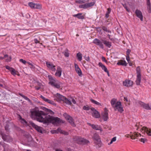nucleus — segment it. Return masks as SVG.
Returning a JSON list of instances; mask_svg holds the SVG:
<instances>
[{"instance_id": "nucleus-1", "label": "nucleus", "mask_w": 151, "mask_h": 151, "mask_svg": "<svg viewBox=\"0 0 151 151\" xmlns=\"http://www.w3.org/2000/svg\"><path fill=\"white\" fill-rule=\"evenodd\" d=\"M43 110L46 113L41 111L33 110L31 111V117L33 119L44 123H51L54 124H59L61 120L58 117H55L48 115V114H52L54 112L50 109L44 108Z\"/></svg>"}, {"instance_id": "nucleus-2", "label": "nucleus", "mask_w": 151, "mask_h": 151, "mask_svg": "<svg viewBox=\"0 0 151 151\" xmlns=\"http://www.w3.org/2000/svg\"><path fill=\"white\" fill-rule=\"evenodd\" d=\"M136 71L137 75L136 83L137 85H139L141 81V75L140 73V69L139 66L137 68Z\"/></svg>"}, {"instance_id": "nucleus-3", "label": "nucleus", "mask_w": 151, "mask_h": 151, "mask_svg": "<svg viewBox=\"0 0 151 151\" xmlns=\"http://www.w3.org/2000/svg\"><path fill=\"white\" fill-rule=\"evenodd\" d=\"M63 116L72 126L73 127L76 126V125L73 122V119L72 117L66 113H65L63 114Z\"/></svg>"}, {"instance_id": "nucleus-4", "label": "nucleus", "mask_w": 151, "mask_h": 151, "mask_svg": "<svg viewBox=\"0 0 151 151\" xmlns=\"http://www.w3.org/2000/svg\"><path fill=\"white\" fill-rule=\"evenodd\" d=\"M114 108L115 111H116L117 109L118 111L121 113H122L124 111L121 103L120 102H117Z\"/></svg>"}, {"instance_id": "nucleus-5", "label": "nucleus", "mask_w": 151, "mask_h": 151, "mask_svg": "<svg viewBox=\"0 0 151 151\" xmlns=\"http://www.w3.org/2000/svg\"><path fill=\"white\" fill-rule=\"evenodd\" d=\"M138 104L144 109L147 110H151V106L148 104H146L141 101H139Z\"/></svg>"}, {"instance_id": "nucleus-6", "label": "nucleus", "mask_w": 151, "mask_h": 151, "mask_svg": "<svg viewBox=\"0 0 151 151\" xmlns=\"http://www.w3.org/2000/svg\"><path fill=\"white\" fill-rule=\"evenodd\" d=\"M102 42L101 40V41L97 38H95L93 40V43L99 46L100 48L103 49L104 48V45Z\"/></svg>"}, {"instance_id": "nucleus-7", "label": "nucleus", "mask_w": 151, "mask_h": 151, "mask_svg": "<svg viewBox=\"0 0 151 151\" xmlns=\"http://www.w3.org/2000/svg\"><path fill=\"white\" fill-rule=\"evenodd\" d=\"M46 64L47 67L51 70L55 72L56 70L55 65H54L53 64L50 62H46Z\"/></svg>"}, {"instance_id": "nucleus-8", "label": "nucleus", "mask_w": 151, "mask_h": 151, "mask_svg": "<svg viewBox=\"0 0 151 151\" xmlns=\"http://www.w3.org/2000/svg\"><path fill=\"white\" fill-rule=\"evenodd\" d=\"M29 123L32 127L35 128L37 132L40 133H42L41 127L36 125L32 121H30Z\"/></svg>"}, {"instance_id": "nucleus-9", "label": "nucleus", "mask_w": 151, "mask_h": 151, "mask_svg": "<svg viewBox=\"0 0 151 151\" xmlns=\"http://www.w3.org/2000/svg\"><path fill=\"white\" fill-rule=\"evenodd\" d=\"M52 81L49 82V83L51 84L52 86H54L57 88H60V83H57L52 78Z\"/></svg>"}, {"instance_id": "nucleus-10", "label": "nucleus", "mask_w": 151, "mask_h": 151, "mask_svg": "<svg viewBox=\"0 0 151 151\" xmlns=\"http://www.w3.org/2000/svg\"><path fill=\"white\" fill-rule=\"evenodd\" d=\"M108 110L106 108L104 109V112L102 113V118L104 121H107L108 119Z\"/></svg>"}, {"instance_id": "nucleus-11", "label": "nucleus", "mask_w": 151, "mask_h": 151, "mask_svg": "<svg viewBox=\"0 0 151 151\" xmlns=\"http://www.w3.org/2000/svg\"><path fill=\"white\" fill-rule=\"evenodd\" d=\"M40 98H41L43 101L47 103L52 105L54 106H56V104L53 101L49 99H48L46 98L42 95H41Z\"/></svg>"}, {"instance_id": "nucleus-12", "label": "nucleus", "mask_w": 151, "mask_h": 151, "mask_svg": "<svg viewBox=\"0 0 151 151\" xmlns=\"http://www.w3.org/2000/svg\"><path fill=\"white\" fill-rule=\"evenodd\" d=\"M2 137L4 141L7 142L12 140V138L9 135H6L4 134H1Z\"/></svg>"}, {"instance_id": "nucleus-13", "label": "nucleus", "mask_w": 151, "mask_h": 151, "mask_svg": "<svg viewBox=\"0 0 151 151\" xmlns=\"http://www.w3.org/2000/svg\"><path fill=\"white\" fill-rule=\"evenodd\" d=\"M91 110L93 111L92 114L93 116L96 118H99L100 117V116L99 113L94 108H91Z\"/></svg>"}, {"instance_id": "nucleus-14", "label": "nucleus", "mask_w": 151, "mask_h": 151, "mask_svg": "<svg viewBox=\"0 0 151 151\" xmlns=\"http://www.w3.org/2000/svg\"><path fill=\"white\" fill-rule=\"evenodd\" d=\"M123 85L127 86L130 87L132 86L133 84V82L131 80H126L123 82Z\"/></svg>"}, {"instance_id": "nucleus-15", "label": "nucleus", "mask_w": 151, "mask_h": 151, "mask_svg": "<svg viewBox=\"0 0 151 151\" xmlns=\"http://www.w3.org/2000/svg\"><path fill=\"white\" fill-rule=\"evenodd\" d=\"M102 29L104 31L107 32V33H108V34L107 35L108 37V38L111 40H112V39L111 38V35L110 34L111 33V31L109 30L106 27L104 26H103L101 27Z\"/></svg>"}, {"instance_id": "nucleus-16", "label": "nucleus", "mask_w": 151, "mask_h": 151, "mask_svg": "<svg viewBox=\"0 0 151 151\" xmlns=\"http://www.w3.org/2000/svg\"><path fill=\"white\" fill-rule=\"evenodd\" d=\"M135 13L137 16L142 21H143V15L141 11L138 9H136Z\"/></svg>"}, {"instance_id": "nucleus-17", "label": "nucleus", "mask_w": 151, "mask_h": 151, "mask_svg": "<svg viewBox=\"0 0 151 151\" xmlns=\"http://www.w3.org/2000/svg\"><path fill=\"white\" fill-rule=\"evenodd\" d=\"M140 137L141 134L140 133H138V132H134L133 133L131 134L130 135V137L132 139H136V137H138L139 136Z\"/></svg>"}, {"instance_id": "nucleus-18", "label": "nucleus", "mask_w": 151, "mask_h": 151, "mask_svg": "<svg viewBox=\"0 0 151 151\" xmlns=\"http://www.w3.org/2000/svg\"><path fill=\"white\" fill-rule=\"evenodd\" d=\"M55 97L57 98V100L58 101H63L64 99H65V97L63 96L60 95L59 93H57L55 95Z\"/></svg>"}, {"instance_id": "nucleus-19", "label": "nucleus", "mask_w": 151, "mask_h": 151, "mask_svg": "<svg viewBox=\"0 0 151 151\" xmlns=\"http://www.w3.org/2000/svg\"><path fill=\"white\" fill-rule=\"evenodd\" d=\"M62 70L61 68L59 66L57 67L56 72L55 73V75L59 77H60L62 73Z\"/></svg>"}, {"instance_id": "nucleus-20", "label": "nucleus", "mask_w": 151, "mask_h": 151, "mask_svg": "<svg viewBox=\"0 0 151 151\" xmlns=\"http://www.w3.org/2000/svg\"><path fill=\"white\" fill-rule=\"evenodd\" d=\"M92 128L96 130H100L101 132H102L103 130L100 126L98 125L94 124L92 126Z\"/></svg>"}, {"instance_id": "nucleus-21", "label": "nucleus", "mask_w": 151, "mask_h": 151, "mask_svg": "<svg viewBox=\"0 0 151 151\" xmlns=\"http://www.w3.org/2000/svg\"><path fill=\"white\" fill-rule=\"evenodd\" d=\"M142 131H144V132H146L149 135L151 136V130L150 129L147 128L146 127H144L142 129Z\"/></svg>"}, {"instance_id": "nucleus-22", "label": "nucleus", "mask_w": 151, "mask_h": 151, "mask_svg": "<svg viewBox=\"0 0 151 151\" xmlns=\"http://www.w3.org/2000/svg\"><path fill=\"white\" fill-rule=\"evenodd\" d=\"M101 41L103 42V43L107 47H110L111 46V42H110L109 41H107L106 40H104L103 39H101Z\"/></svg>"}, {"instance_id": "nucleus-23", "label": "nucleus", "mask_w": 151, "mask_h": 151, "mask_svg": "<svg viewBox=\"0 0 151 151\" xmlns=\"http://www.w3.org/2000/svg\"><path fill=\"white\" fill-rule=\"evenodd\" d=\"M74 17H77L79 19H83L84 18L83 16L82 15V14L81 13H78L76 14H74L73 15Z\"/></svg>"}, {"instance_id": "nucleus-24", "label": "nucleus", "mask_w": 151, "mask_h": 151, "mask_svg": "<svg viewBox=\"0 0 151 151\" xmlns=\"http://www.w3.org/2000/svg\"><path fill=\"white\" fill-rule=\"evenodd\" d=\"M94 142L96 145V147L97 148H100L101 146L102 143L100 139L99 140L95 141Z\"/></svg>"}, {"instance_id": "nucleus-25", "label": "nucleus", "mask_w": 151, "mask_h": 151, "mask_svg": "<svg viewBox=\"0 0 151 151\" xmlns=\"http://www.w3.org/2000/svg\"><path fill=\"white\" fill-rule=\"evenodd\" d=\"M147 9L149 13H151V7L150 0H147Z\"/></svg>"}, {"instance_id": "nucleus-26", "label": "nucleus", "mask_w": 151, "mask_h": 151, "mask_svg": "<svg viewBox=\"0 0 151 151\" xmlns=\"http://www.w3.org/2000/svg\"><path fill=\"white\" fill-rule=\"evenodd\" d=\"M99 67H100L102 68V69L104 70V71H106L107 69L106 67L102 64L101 62H99Z\"/></svg>"}, {"instance_id": "nucleus-27", "label": "nucleus", "mask_w": 151, "mask_h": 151, "mask_svg": "<svg viewBox=\"0 0 151 151\" xmlns=\"http://www.w3.org/2000/svg\"><path fill=\"white\" fill-rule=\"evenodd\" d=\"M117 64L118 65H120L124 66H126L127 65V63L125 61H123L121 60L119 62L117 63Z\"/></svg>"}, {"instance_id": "nucleus-28", "label": "nucleus", "mask_w": 151, "mask_h": 151, "mask_svg": "<svg viewBox=\"0 0 151 151\" xmlns=\"http://www.w3.org/2000/svg\"><path fill=\"white\" fill-rule=\"evenodd\" d=\"M116 99H111V103L112 107H114L115 106V105L116 103Z\"/></svg>"}, {"instance_id": "nucleus-29", "label": "nucleus", "mask_w": 151, "mask_h": 151, "mask_svg": "<svg viewBox=\"0 0 151 151\" xmlns=\"http://www.w3.org/2000/svg\"><path fill=\"white\" fill-rule=\"evenodd\" d=\"M63 101L66 103V104H67L69 105H70L71 104V101L69 100L68 99H67L65 97V99H63Z\"/></svg>"}, {"instance_id": "nucleus-30", "label": "nucleus", "mask_w": 151, "mask_h": 151, "mask_svg": "<svg viewBox=\"0 0 151 151\" xmlns=\"http://www.w3.org/2000/svg\"><path fill=\"white\" fill-rule=\"evenodd\" d=\"M93 137L95 140V141H97L100 139L99 135L96 133H95L94 134Z\"/></svg>"}, {"instance_id": "nucleus-31", "label": "nucleus", "mask_w": 151, "mask_h": 151, "mask_svg": "<svg viewBox=\"0 0 151 151\" xmlns=\"http://www.w3.org/2000/svg\"><path fill=\"white\" fill-rule=\"evenodd\" d=\"M90 100L91 101L93 104H95L96 105H97L99 106H101V103H100L95 101V100L92 99H90Z\"/></svg>"}, {"instance_id": "nucleus-32", "label": "nucleus", "mask_w": 151, "mask_h": 151, "mask_svg": "<svg viewBox=\"0 0 151 151\" xmlns=\"http://www.w3.org/2000/svg\"><path fill=\"white\" fill-rule=\"evenodd\" d=\"M77 56L79 61H81L82 59V55L80 53L78 52L77 54Z\"/></svg>"}, {"instance_id": "nucleus-33", "label": "nucleus", "mask_w": 151, "mask_h": 151, "mask_svg": "<svg viewBox=\"0 0 151 151\" xmlns=\"http://www.w3.org/2000/svg\"><path fill=\"white\" fill-rule=\"evenodd\" d=\"M76 73L78 74V76H81L82 75V73L81 69L79 68L76 70Z\"/></svg>"}, {"instance_id": "nucleus-34", "label": "nucleus", "mask_w": 151, "mask_h": 151, "mask_svg": "<svg viewBox=\"0 0 151 151\" xmlns=\"http://www.w3.org/2000/svg\"><path fill=\"white\" fill-rule=\"evenodd\" d=\"M42 8V6L39 4H35L34 9H41Z\"/></svg>"}, {"instance_id": "nucleus-35", "label": "nucleus", "mask_w": 151, "mask_h": 151, "mask_svg": "<svg viewBox=\"0 0 151 151\" xmlns=\"http://www.w3.org/2000/svg\"><path fill=\"white\" fill-rule=\"evenodd\" d=\"M87 6V4H84L80 5L79 6V7L80 8L85 9L88 8Z\"/></svg>"}, {"instance_id": "nucleus-36", "label": "nucleus", "mask_w": 151, "mask_h": 151, "mask_svg": "<svg viewBox=\"0 0 151 151\" xmlns=\"http://www.w3.org/2000/svg\"><path fill=\"white\" fill-rule=\"evenodd\" d=\"M80 141L84 143H88L89 142V141L86 140V139L84 138H81L80 139Z\"/></svg>"}, {"instance_id": "nucleus-37", "label": "nucleus", "mask_w": 151, "mask_h": 151, "mask_svg": "<svg viewBox=\"0 0 151 151\" xmlns=\"http://www.w3.org/2000/svg\"><path fill=\"white\" fill-rule=\"evenodd\" d=\"M35 4L34 3L32 2H29L28 3L29 6L32 8L34 9L35 7Z\"/></svg>"}, {"instance_id": "nucleus-38", "label": "nucleus", "mask_w": 151, "mask_h": 151, "mask_svg": "<svg viewBox=\"0 0 151 151\" xmlns=\"http://www.w3.org/2000/svg\"><path fill=\"white\" fill-rule=\"evenodd\" d=\"M94 4L95 3L94 2H92L87 4L88 8L93 6L94 5Z\"/></svg>"}, {"instance_id": "nucleus-39", "label": "nucleus", "mask_w": 151, "mask_h": 151, "mask_svg": "<svg viewBox=\"0 0 151 151\" xmlns=\"http://www.w3.org/2000/svg\"><path fill=\"white\" fill-rule=\"evenodd\" d=\"M83 109L84 110L88 111L89 110L90 107L87 105L84 106L83 107Z\"/></svg>"}, {"instance_id": "nucleus-40", "label": "nucleus", "mask_w": 151, "mask_h": 151, "mask_svg": "<svg viewBox=\"0 0 151 151\" xmlns=\"http://www.w3.org/2000/svg\"><path fill=\"white\" fill-rule=\"evenodd\" d=\"M69 53L68 52L67 49L65 50V52H64V55L65 57H68L69 56Z\"/></svg>"}, {"instance_id": "nucleus-41", "label": "nucleus", "mask_w": 151, "mask_h": 151, "mask_svg": "<svg viewBox=\"0 0 151 151\" xmlns=\"http://www.w3.org/2000/svg\"><path fill=\"white\" fill-rule=\"evenodd\" d=\"M76 3H79V4H81V3H85V1L84 0H77L76 1Z\"/></svg>"}, {"instance_id": "nucleus-42", "label": "nucleus", "mask_w": 151, "mask_h": 151, "mask_svg": "<svg viewBox=\"0 0 151 151\" xmlns=\"http://www.w3.org/2000/svg\"><path fill=\"white\" fill-rule=\"evenodd\" d=\"M20 119L21 120V122L22 123L27 124V122L24 119H22L21 117Z\"/></svg>"}, {"instance_id": "nucleus-43", "label": "nucleus", "mask_w": 151, "mask_h": 151, "mask_svg": "<svg viewBox=\"0 0 151 151\" xmlns=\"http://www.w3.org/2000/svg\"><path fill=\"white\" fill-rule=\"evenodd\" d=\"M23 98L25 100L29 102V103L31 102V100L29 99L28 97H26L25 96H23Z\"/></svg>"}, {"instance_id": "nucleus-44", "label": "nucleus", "mask_w": 151, "mask_h": 151, "mask_svg": "<svg viewBox=\"0 0 151 151\" xmlns=\"http://www.w3.org/2000/svg\"><path fill=\"white\" fill-rule=\"evenodd\" d=\"M11 74L13 75H15L16 74L15 71V70L13 68L12 69V70H11Z\"/></svg>"}, {"instance_id": "nucleus-45", "label": "nucleus", "mask_w": 151, "mask_h": 151, "mask_svg": "<svg viewBox=\"0 0 151 151\" xmlns=\"http://www.w3.org/2000/svg\"><path fill=\"white\" fill-rule=\"evenodd\" d=\"M9 126L8 124H6L5 126V129L6 131H9Z\"/></svg>"}, {"instance_id": "nucleus-46", "label": "nucleus", "mask_w": 151, "mask_h": 151, "mask_svg": "<svg viewBox=\"0 0 151 151\" xmlns=\"http://www.w3.org/2000/svg\"><path fill=\"white\" fill-rule=\"evenodd\" d=\"M19 60L20 62L24 64H25L27 63L26 61L25 60H24L23 59H20Z\"/></svg>"}, {"instance_id": "nucleus-47", "label": "nucleus", "mask_w": 151, "mask_h": 151, "mask_svg": "<svg viewBox=\"0 0 151 151\" xmlns=\"http://www.w3.org/2000/svg\"><path fill=\"white\" fill-rule=\"evenodd\" d=\"M84 58L87 61H90V58L89 56H85L84 57Z\"/></svg>"}, {"instance_id": "nucleus-48", "label": "nucleus", "mask_w": 151, "mask_h": 151, "mask_svg": "<svg viewBox=\"0 0 151 151\" xmlns=\"http://www.w3.org/2000/svg\"><path fill=\"white\" fill-rule=\"evenodd\" d=\"M6 69H7L9 70L10 71L13 69V68L10 67H9V66H8V65L6 66Z\"/></svg>"}, {"instance_id": "nucleus-49", "label": "nucleus", "mask_w": 151, "mask_h": 151, "mask_svg": "<svg viewBox=\"0 0 151 151\" xmlns=\"http://www.w3.org/2000/svg\"><path fill=\"white\" fill-rule=\"evenodd\" d=\"M56 131L57 132H58V133L59 132L62 133L63 131L60 128L57 129L56 130Z\"/></svg>"}, {"instance_id": "nucleus-50", "label": "nucleus", "mask_w": 151, "mask_h": 151, "mask_svg": "<svg viewBox=\"0 0 151 151\" xmlns=\"http://www.w3.org/2000/svg\"><path fill=\"white\" fill-rule=\"evenodd\" d=\"M131 52V50L128 49L127 50V51L126 52L127 55H129V54Z\"/></svg>"}, {"instance_id": "nucleus-51", "label": "nucleus", "mask_w": 151, "mask_h": 151, "mask_svg": "<svg viewBox=\"0 0 151 151\" xmlns=\"http://www.w3.org/2000/svg\"><path fill=\"white\" fill-rule=\"evenodd\" d=\"M126 60L129 63L130 61V59H129V55H127L126 56Z\"/></svg>"}, {"instance_id": "nucleus-52", "label": "nucleus", "mask_w": 151, "mask_h": 151, "mask_svg": "<svg viewBox=\"0 0 151 151\" xmlns=\"http://www.w3.org/2000/svg\"><path fill=\"white\" fill-rule=\"evenodd\" d=\"M123 6L124 7V8L126 9L127 11L128 12H129V9L127 8V6H126V4H123Z\"/></svg>"}, {"instance_id": "nucleus-53", "label": "nucleus", "mask_w": 151, "mask_h": 151, "mask_svg": "<svg viewBox=\"0 0 151 151\" xmlns=\"http://www.w3.org/2000/svg\"><path fill=\"white\" fill-rule=\"evenodd\" d=\"M27 63L29 65L31 66L32 67H31V68H34V65L31 63H30V62H27Z\"/></svg>"}, {"instance_id": "nucleus-54", "label": "nucleus", "mask_w": 151, "mask_h": 151, "mask_svg": "<svg viewBox=\"0 0 151 151\" xmlns=\"http://www.w3.org/2000/svg\"><path fill=\"white\" fill-rule=\"evenodd\" d=\"M147 140V139H145L142 138H141L140 139V141L141 142H143V143H145V141H146Z\"/></svg>"}, {"instance_id": "nucleus-55", "label": "nucleus", "mask_w": 151, "mask_h": 151, "mask_svg": "<svg viewBox=\"0 0 151 151\" xmlns=\"http://www.w3.org/2000/svg\"><path fill=\"white\" fill-rule=\"evenodd\" d=\"M51 132L52 134L58 133V132H56V130H52L51 131Z\"/></svg>"}, {"instance_id": "nucleus-56", "label": "nucleus", "mask_w": 151, "mask_h": 151, "mask_svg": "<svg viewBox=\"0 0 151 151\" xmlns=\"http://www.w3.org/2000/svg\"><path fill=\"white\" fill-rule=\"evenodd\" d=\"M111 9L110 8H109L107 9V11L106 13L109 14L111 12Z\"/></svg>"}, {"instance_id": "nucleus-57", "label": "nucleus", "mask_w": 151, "mask_h": 151, "mask_svg": "<svg viewBox=\"0 0 151 151\" xmlns=\"http://www.w3.org/2000/svg\"><path fill=\"white\" fill-rule=\"evenodd\" d=\"M34 41L35 42V43L36 44H37L38 43H39V41H38L37 39H35L34 40Z\"/></svg>"}, {"instance_id": "nucleus-58", "label": "nucleus", "mask_w": 151, "mask_h": 151, "mask_svg": "<svg viewBox=\"0 0 151 151\" xmlns=\"http://www.w3.org/2000/svg\"><path fill=\"white\" fill-rule=\"evenodd\" d=\"M102 59L103 61L105 62H106V63L107 62V61L106 60L105 58L103 56L102 57Z\"/></svg>"}, {"instance_id": "nucleus-59", "label": "nucleus", "mask_w": 151, "mask_h": 151, "mask_svg": "<svg viewBox=\"0 0 151 151\" xmlns=\"http://www.w3.org/2000/svg\"><path fill=\"white\" fill-rule=\"evenodd\" d=\"M75 67L76 70V69H77L79 68L78 65L76 64V63L75 64Z\"/></svg>"}, {"instance_id": "nucleus-60", "label": "nucleus", "mask_w": 151, "mask_h": 151, "mask_svg": "<svg viewBox=\"0 0 151 151\" xmlns=\"http://www.w3.org/2000/svg\"><path fill=\"white\" fill-rule=\"evenodd\" d=\"M116 137H114L111 139V140L113 142L115 141H116Z\"/></svg>"}, {"instance_id": "nucleus-61", "label": "nucleus", "mask_w": 151, "mask_h": 151, "mask_svg": "<svg viewBox=\"0 0 151 151\" xmlns=\"http://www.w3.org/2000/svg\"><path fill=\"white\" fill-rule=\"evenodd\" d=\"M61 133L65 135H68V132L65 131H62Z\"/></svg>"}, {"instance_id": "nucleus-62", "label": "nucleus", "mask_w": 151, "mask_h": 151, "mask_svg": "<svg viewBox=\"0 0 151 151\" xmlns=\"http://www.w3.org/2000/svg\"><path fill=\"white\" fill-rule=\"evenodd\" d=\"M72 101L74 104H76V101L73 99H72Z\"/></svg>"}, {"instance_id": "nucleus-63", "label": "nucleus", "mask_w": 151, "mask_h": 151, "mask_svg": "<svg viewBox=\"0 0 151 151\" xmlns=\"http://www.w3.org/2000/svg\"><path fill=\"white\" fill-rule=\"evenodd\" d=\"M35 89L37 90H39L40 88V87H37V86H35Z\"/></svg>"}, {"instance_id": "nucleus-64", "label": "nucleus", "mask_w": 151, "mask_h": 151, "mask_svg": "<svg viewBox=\"0 0 151 151\" xmlns=\"http://www.w3.org/2000/svg\"><path fill=\"white\" fill-rule=\"evenodd\" d=\"M105 17L106 18H108L109 17V14L107 13H106L105 15Z\"/></svg>"}]
</instances>
